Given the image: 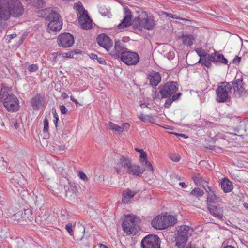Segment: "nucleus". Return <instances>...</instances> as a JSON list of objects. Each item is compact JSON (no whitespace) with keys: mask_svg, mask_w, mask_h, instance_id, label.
I'll return each instance as SVG.
<instances>
[{"mask_svg":"<svg viewBox=\"0 0 248 248\" xmlns=\"http://www.w3.org/2000/svg\"><path fill=\"white\" fill-rule=\"evenodd\" d=\"M133 27L135 29L141 31L143 29L147 30H153L156 25L154 16L146 12H142L133 22Z\"/></svg>","mask_w":248,"mask_h":248,"instance_id":"f257e3e1","label":"nucleus"},{"mask_svg":"<svg viewBox=\"0 0 248 248\" xmlns=\"http://www.w3.org/2000/svg\"><path fill=\"white\" fill-rule=\"evenodd\" d=\"M24 12L23 5L19 0H7L6 8L2 13V18L7 20L11 16L19 17L23 14Z\"/></svg>","mask_w":248,"mask_h":248,"instance_id":"f03ea898","label":"nucleus"},{"mask_svg":"<svg viewBox=\"0 0 248 248\" xmlns=\"http://www.w3.org/2000/svg\"><path fill=\"white\" fill-rule=\"evenodd\" d=\"M177 219L173 216L166 214L159 215L153 218L151 222L152 226L158 230H163L173 225Z\"/></svg>","mask_w":248,"mask_h":248,"instance_id":"7ed1b4c3","label":"nucleus"},{"mask_svg":"<svg viewBox=\"0 0 248 248\" xmlns=\"http://www.w3.org/2000/svg\"><path fill=\"white\" fill-rule=\"evenodd\" d=\"M138 222V218L135 215H126L122 224L124 232L127 235H136L140 228Z\"/></svg>","mask_w":248,"mask_h":248,"instance_id":"20e7f679","label":"nucleus"},{"mask_svg":"<svg viewBox=\"0 0 248 248\" xmlns=\"http://www.w3.org/2000/svg\"><path fill=\"white\" fill-rule=\"evenodd\" d=\"M177 236L176 238V245L178 248H183L192 232V228L187 225H182L177 228Z\"/></svg>","mask_w":248,"mask_h":248,"instance_id":"39448f33","label":"nucleus"},{"mask_svg":"<svg viewBox=\"0 0 248 248\" xmlns=\"http://www.w3.org/2000/svg\"><path fill=\"white\" fill-rule=\"evenodd\" d=\"M232 89V86L228 82H221L216 91V101L218 103L225 102L230 98L229 94Z\"/></svg>","mask_w":248,"mask_h":248,"instance_id":"423d86ee","label":"nucleus"},{"mask_svg":"<svg viewBox=\"0 0 248 248\" xmlns=\"http://www.w3.org/2000/svg\"><path fill=\"white\" fill-rule=\"evenodd\" d=\"M46 20L49 22L47 26L49 32H58L61 29L62 26V19L58 13L51 10L46 17Z\"/></svg>","mask_w":248,"mask_h":248,"instance_id":"0eeeda50","label":"nucleus"},{"mask_svg":"<svg viewBox=\"0 0 248 248\" xmlns=\"http://www.w3.org/2000/svg\"><path fill=\"white\" fill-rule=\"evenodd\" d=\"M211 62L215 63L219 62L224 64H227L228 62L227 59L224 57V55L217 51L208 55V58L207 59H202L199 61L198 62L207 68H210L212 66Z\"/></svg>","mask_w":248,"mask_h":248,"instance_id":"6e6552de","label":"nucleus"},{"mask_svg":"<svg viewBox=\"0 0 248 248\" xmlns=\"http://www.w3.org/2000/svg\"><path fill=\"white\" fill-rule=\"evenodd\" d=\"M159 89L162 98H168L176 94L175 93L178 90V85L176 82H168Z\"/></svg>","mask_w":248,"mask_h":248,"instance_id":"1a4fd4ad","label":"nucleus"},{"mask_svg":"<svg viewBox=\"0 0 248 248\" xmlns=\"http://www.w3.org/2000/svg\"><path fill=\"white\" fill-rule=\"evenodd\" d=\"M141 248H160V240L157 235L149 234L141 242Z\"/></svg>","mask_w":248,"mask_h":248,"instance_id":"9d476101","label":"nucleus"},{"mask_svg":"<svg viewBox=\"0 0 248 248\" xmlns=\"http://www.w3.org/2000/svg\"><path fill=\"white\" fill-rule=\"evenodd\" d=\"M233 85V94L235 97L239 98L248 96V92L244 87L243 80L241 78H237L236 77L232 82Z\"/></svg>","mask_w":248,"mask_h":248,"instance_id":"9b49d317","label":"nucleus"},{"mask_svg":"<svg viewBox=\"0 0 248 248\" xmlns=\"http://www.w3.org/2000/svg\"><path fill=\"white\" fill-rule=\"evenodd\" d=\"M3 104L7 110L10 112L17 111L19 108V100L13 94L8 95L3 100Z\"/></svg>","mask_w":248,"mask_h":248,"instance_id":"f8f14e48","label":"nucleus"},{"mask_svg":"<svg viewBox=\"0 0 248 248\" xmlns=\"http://www.w3.org/2000/svg\"><path fill=\"white\" fill-rule=\"evenodd\" d=\"M207 193L206 204L207 206L214 205L218 202H222V198L217 194L215 188L207 186L206 188L204 187Z\"/></svg>","mask_w":248,"mask_h":248,"instance_id":"ddd939ff","label":"nucleus"},{"mask_svg":"<svg viewBox=\"0 0 248 248\" xmlns=\"http://www.w3.org/2000/svg\"><path fill=\"white\" fill-rule=\"evenodd\" d=\"M121 60L127 65H136L140 61L139 54L127 50L121 57Z\"/></svg>","mask_w":248,"mask_h":248,"instance_id":"4468645a","label":"nucleus"},{"mask_svg":"<svg viewBox=\"0 0 248 248\" xmlns=\"http://www.w3.org/2000/svg\"><path fill=\"white\" fill-rule=\"evenodd\" d=\"M58 44L62 47H69L74 43L73 36L69 33L61 34L58 38Z\"/></svg>","mask_w":248,"mask_h":248,"instance_id":"2eb2a0df","label":"nucleus"},{"mask_svg":"<svg viewBox=\"0 0 248 248\" xmlns=\"http://www.w3.org/2000/svg\"><path fill=\"white\" fill-rule=\"evenodd\" d=\"M124 46V42L120 40H116L115 42L114 48L109 54L115 59H118L119 57L121 58L124 52L127 50V48H125Z\"/></svg>","mask_w":248,"mask_h":248,"instance_id":"dca6fc26","label":"nucleus"},{"mask_svg":"<svg viewBox=\"0 0 248 248\" xmlns=\"http://www.w3.org/2000/svg\"><path fill=\"white\" fill-rule=\"evenodd\" d=\"M97 42L98 45L104 47L107 51H109L113 45L110 38L105 34H101L97 37Z\"/></svg>","mask_w":248,"mask_h":248,"instance_id":"f3484780","label":"nucleus"},{"mask_svg":"<svg viewBox=\"0 0 248 248\" xmlns=\"http://www.w3.org/2000/svg\"><path fill=\"white\" fill-rule=\"evenodd\" d=\"M131 163V159L129 157L122 156L118 160L114 169L117 174L122 171V168L124 167L127 171Z\"/></svg>","mask_w":248,"mask_h":248,"instance_id":"a211bd4d","label":"nucleus"},{"mask_svg":"<svg viewBox=\"0 0 248 248\" xmlns=\"http://www.w3.org/2000/svg\"><path fill=\"white\" fill-rule=\"evenodd\" d=\"M78 22L83 29L88 30L92 27V20L89 17L88 12L78 16Z\"/></svg>","mask_w":248,"mask_h":248,"instance_id":"6ab92c4d","label":"nucleus"},{"mask_svg":"<svg viewBox=\"0 0 248 248\" xmlns=\"http://www.w3.org/2000/svg\"><path fill=\"white\" fill-rule=\"evenodd\" d=\"M152 86H156L161 81V76L159 72L152 70L150 72L147 77Z\"/></svg>","mask_w":248,"mask_h":248,"instance_id":"aec40b11","label":"nucleus"},{"mask_svg":"<svg viewBox=\"0 0 248 248\" xmlns=\"http://www.w3.org/2000/svg\"><path fill=\"white\" fill-rule=\"evenodd\" d=\"M124 10L125 13L124 18L122 22L117 26V28L120 31L124 27H129L131 25L132 16L131 15V11L128 9L125 8Z\"/></svg>","mask_w":248,"mask_h":248,"instance_id":"412c9836","label":"nucleus"},{"mask_svg":"<svg viewBox=\"0 0 248 248\" xmlns=\"http://www.w3.org/2000/svg\"><path fill=\"white\" fill-rule=\"evenodd\" d=\"M145 171L144 168H142L140 165L131 163L130 166L127 171V173L134 176H140Z\"/></svg>","mask_w":248,"mask_h":248,"instance_id":"4be33fe9","label":"nucleus"},{"mask_svg":"<svg viewBox=\"0 0 248 248\" xmlns=\"http://www.w3.org/2000/svg\"><path fill=\"white\" fill-rule=\"evenodd\" d=\"M30 103L34 109H38L44 105L45 103L44 97L42 95L37 94L31 99Z\"/></svg>","mask_w":248,"mask_h":248,"instance_id":"5701e85b","label":"nucleus"},{"mask_svg":"<svg viewBox=\"0 0 248 248\" xmlns=\"http://www.w3.org/2000/svg\"><path fill=\"white\" fill-rule=\"evenodd\" d=\"M209 213L214 217L221 220L223 218V208L217 206L211 205L207 206Z\"/></svg>","mask_w":248,"mask_h":248,"instance_id":"b1692460","label":"nucleus"},{"mask_svg":"<svg viewBox=\"0 0 248 248\" xmlns=\"http://www.w3.org/2000/svg\"><path fill=\"white\" fill-rule=\"evenodd\" d=\"M220 185L221 189L225 193L230 192L233 189V186L232 182L227 178L223 179L220 182Z\"/></svg>","mask_w":248,"mask_h":248,"instance_id":"393cba45","label":"nucleus"},{"mask_svg":"<svg viewBox=\"0 0 248 248\" xmlns=\"http://www.w3.org/2000/svg\"><path fill=\"white\" fill-rule=\"evenodd\" d=\"M136 192L130 189H127L123 192L122 194V202L124 203H128L135 195Z\"/></svg>","mask_w":248,"mask_h":248,"instance_id":"a878e982","label":"nucleus"},{"mask_svg":"<svg viewBox=\"0 0 248 248\" xmlns=\"http://www.w3.org/2000/svg\"><path fill=\"white\" fill-rule=\"evenodd\" d=\"M147 155L146 153H143L140 155V160L142 165H145L147 169L151 172H153V168L151 163L147 160Z\"/></svg>","mask_w":248,"mask_h":248,"instance_id":"bb28decb","label":"nucleus"},{"mask_svg":"<svg viewBox=\"0 0 248 248\" xmlns=\"http://www.w3.org/2000/svg\"><path fill=\"white\" fill-rule=\"evenodd\" d=\"M192 179L195 184L197 185H202L204 184H207L209 182V179L208 178H203L201 175L198 174L192 177Z\"/></svg>","mask_w":248,"mask_h":248,"instance_id":"cd10ccee","label":"nucleus"},{"mask_svg":"<svg viewBox=\"0 0 248 248\" xmlns=\"http://www.w3.org/2000/svg\"><path fill=\"white\" fill-rule=\"evenodd\" d=\"M182 95V93H176L175 94L173 95L171 97L167 98V99L166 100L165 103V108H169L171 103L177 100H178L179 97Z\"/></svg>","mask_w":248,"mask_h":248,"instance_id":"c85d7f7f","label":"nucleus"},{"mask_svg":"<svg viewBox=\"0 0 248 248\" xmlns=\"http://www.w3.org/2000/svg\"><path fill=\"white\" fill-rule=\"evenodd\" d=\"M74 8L77 11V15L78 16L88 12L84 8L82 3L80 1L74 4Z\"/></svg>","mask_w":248,"mask_h":248,"instance_id":"c756f323","label":"nucleus"},{"mask_svg":"<svg viewBox=\"0 0 248 248\" xmlns=\"http://www.w3.org/2000/svg\"><path fill=\"white\" fill-rule=\"evenodd\" d=\"M204 194V191L202 189L198 187H195L190 192L189 196L200 199L203 196Z\"/></svg>","mask_w":248,"mask_h":248,"instance_id":"7c9ffc66","label":"nucleus"},{"mask_svg":"<svg viewBox=\"0 0 248 248\" xmlns=\"http://www.w3.org/2000/svg\"><path fill=\"white\" fill-rule=\"evenodd\" d=\"M194 40V38L192 35H189L183 36V43L186 46H191Z\"/></svg>","mask_w":248,"mask_h":248,"instance_id":"2f4dec72","label":"nucleus"},{"mask_svg":"<svg viewBox=\"0 0 248 248\" xmlns=\"http://www.w3.org/2000/svg\"><path fill=\"white\" fill-rule=\"evenodd\" d=\"M196 52L198 55L200 57L199 61L202 59H207L208 58V54L202 48H198L195 50Z\"/></svg>","mask_w":248,"mask_h":248,"instance_id":"473e14b6","label":"nucleus"},{"mask_svg":"<svg viewBox=\"0 0 248 248\" xmlns=\"http://www.w3.org/2000/svg\"><path fill=\"white\" fill-rule=\"evenodd\" d=\"M8 88L7 87H5L3 85H2L1 88V91L0 93V99L4 100L7 96H8Z\"/></svg>","mask_w":248,"mask_h":248,"instance_id":"72a5a7b5","label":"nucleus"},{"mask_svg":"<svg viewBox=\"0 0 248 248\" xmlns=\"http://www.w3.org/2000/svg\"><path fill=\"white\" fill-rule=\"evenodd\" d=\"M32 211L31 209H27L25 210L24 213L22 215V217L27 218L28 220L31 221L32 219Z\"/></svg>","mask_w":248,"mask_h":248,"instance_id":"f704fd0d","label":"nucleus"},{"mask_svg":"<svg viewBox=\"0 0 248 248\" xmlns=\"http://www.w3.org/2000/svg\"><path fill=\"white\" fill-rule=\"evenodd\" d=\"M108 128L110 130H111L113 131L117 132L119 134L120 133V131L121 130V128H120V126L115 124L114 123H113L112 122H110L109 123Z\"/></svg>","mask_w":248,"mask_h":248,"instance_id":"c9c22d12","label":"nucleus"},{"mask_svg":"<svg viewBox=\"0 0 248 248\" xmlns=\"http://www.w3.org/2000/svg\"><path fill=\"white\" fill-rule=\"evenodd\" d=\"M45 2L43 0H33L31 4L34 7L40 8L43 7Z\"/></svg>","mask_w":248,"mask_h":248,"instance_id":"e433bc0d","label":"nucleus"},{"mask_svg":"<svg viewBox=\"0 0 248 248\" xmlns=\"http://www.w3.org/2000/svg\"><path fill=\"white\" fill-rule=\"evenodd\" d=\"M7 0H0V16L2 18V13L6 8Z\"/></svg>","mask_w":248,"mask_h":248,"instance_id":"4c0bfd02","label":"nucleus"},{"mask_svg":"<svg viewBox=\"0 0 248 248\" xmlns=\"http://www.w3.org/2000/svg\"><path fill=\"white\" fill-rule=\"evenodd\" d=\"M99 11L102 16L109 17V11L104 6H100L99 8Z\"/></svg>","mask_w":248,"mask_h":248,"instance_id":"58836bf2","label":"nucleus"},{"mask_svg":"<svg viewBox=\"0 0 248 248\" xmlns=\"http://www.w3.org/2000/svg\"><path fill=\"white\" fill-rule=\"evenodd\" d=\"M121 130L120 131V133L124 131H127L130 127V124L128 123H123L121 126H120Z\"/></svg>","mask_w":248,"mask_h":248,"instance_id":"ea45409f","label":"nucleus"},{"mask_svg":"<svg viewBox=\"0 0 248 248\" xmlns=\"http://www.w3.org/2000/svg\"><path fill=\"white\" fill-rule=\"evenodd\" d=\"M52 114L54 117L53 122L56 126H57L58 122L59 121V116L56 112V110L55 109H52Z\"/></svg>","mask_w":248,"mask_h":248,"instance_id":"a19ab883","label":"nucleus"},{"mask_svg":"<svg viewBox=\"0 0 248 248\" xmlns=\"http://www.w3.org/2000/svg\"><path fill=\"white\" fill-rule=\"evenodd\" d=\"M65 229L71 236H73V225L71 223L67 224L65 226Z\"/></svg>","mask_w":248,"mask_h":248,"instance_id":"79ce46f5","label":"nucleus"},{"mask_svg":"<svg viewBox=\"0 0 248 248\" xmlns=\"http://www.w3.org/2000/svg\"><path fill=\"white\" fill-rule=\"evenodd\" d=\"M170 158L174 162H177L180 160V156L177 154H172L170 155Z\"/></svg>","mask_w":248,"mask_h":248,"instance_id":"37998d69","label":"nucleus"},{"mask_svg":"<svg viewBox=\"0 0 248 248\" xmlns=\"http://www.w3.org/2000/svg\"><path fill=\"white\" fill-rule=\"evenodd\" d=\"M78 176L83 181L85 182H87L88 181V178L87 177L86 175L82 171H78Z\"/></svg>","mask_w":248,"mask_h":248,"instance_id":"c03bdc74","label":"nucleus"},{"mask_svg":"<svg viewBox=\"0 0 248 248\" xmlns=\"http://www.w3.org/2000/svg\"><path fill=\"white\" fill-rule=\"evenodd\" d=\"M48 129H49L48 121L46 118L44 120V128H43L44 132H48Z\"/></svg>","mask_w":248,"mask_h":248,"instance_id":"a18cd8bd","label":"nucleus"},{"mask_svg":"<svg viewBox=\"0 0 248 248\" xmlns=\"http://www.w3.org/2000/svg\"><path fill=\"white\" fill-rule=\"evenodd\" d=\"M38 69V67L36 64H31L28 67V70L31 72H33L37 71Z\"/></svg>","mask_w":248,"mask_h":248,"instance_id":"49530a36","label":"nucleus"},{"mask_svg":"<svg viewBox=\"0 0 248 248\" xmlns=\"http://www.w3.org/2000/svg\"><path fill=\"white\" fill-rule=\"evenodd\" d=\"M149 118H152V116H150L149 115H144L143 113H141L139 116V118L143 122L146 121L147 120V119Z\"/></svg>","mask_w":248,"mask_h":248,"instance_id":"de8ad7c7","label":"nucleus"},{"mask_svg":"<svg viewBox=\"0 0 248 248\" xmlns=\"http://www.w3.org/2000/svg\"><path fill=\"white\" fill-rule=\"evenodd\" d=\"M60 111L62 114H66L67 109L64 105H62L59 106Z\"/></svg>","mask_w":248,"mask_h":248,"instance_id":"09e8293b","label":"nucleus"},{"mask_svg":"<svg viewBox=\"0 0 248 248\" xmlns=\"http://www.w3.org/2000/svg\"><path fill=\"white\" fill-rule=\"evenodd\" d=\"M16 36V33H13L12 34H6L5 36L6 39H8V42H10V40L14 38Z\"/></svg>","mask_w":248,"mask_h":248,"instance_id":"8fccbe9b","label":"nucleus"},{"mask_svg":"<svg viewBox=\"0 0 248 248\" xmlns=\"http://www.w3.org/2000/svg\"><path fill=\"white\" fill-rule=\"evenodd\" d=\"M96 60L97 61V62L101 64H106V61L102 57H97Z\"/></svg>","mask_w":248,"mask_h":248,"instance_id":"3c124183","label":"nucleus"},{"mask_svg":"<svg viewBox=\"0 0 248 248\" xmlns=\"http://www.w3.org/2000/svg\"><path fill=\"white\" fill-rule=\"evenodd\" d=\"M17 175H20V176H21V177H20V179H22V180H23V182H22V181H21V180H20V184H19L21 186H22V185H23V186H24V185H25V184H26V181H25V180H24V177H23V175H21V174H18Z\"/></svg>","mask_w":248,"mask_h":248,"instance_id":"603ef678","label":"nucleus"},{"mask_svg":"<svg viewBox=\"0 0 248 248\" xmlns=\"http://www.w3.org/2000/svg\"><path fill=\"white\" fill-rule=\"evenodd\" d=\"M241 58L238 56H236L235 58L233 60V62L235 63H239L241 60Z\"/></svg>","mask_w":248,"mask_h":248,"instance_id":"864d4df0","label":"nucleus"},{"mask_svg":"<svg viewBox=\"0 0 248 248\" xmlns=\"http://www.w3.org/2000/svg\"><path fill=\"white\" fill-rule=\"evenodd\" d=\"M89 57L93 60H96L98 56L97 55H96L95 54H94V53H91L90 55H89Z\"/></svg>","mask_w":248,"mask_h":248,"instance_id":"5fc2aeb1","label":"nucleus"},{"mask_svg":"<svg viewBox=\"0 0 248 248\" xmlns=\"http://www.w3.org/2000/svg\"><path fill=\"white\" fill-rule=\"evenodd\" d=\"M162 14H163V15H165L167 17H170L171 18H172L173 14H172L171 13H167L166 12H162Z\"/></svg>","mask_w":248,"mask_h":248,"instance_id":"6e6d98bb","label":"nucleus"},{"mask_svg":"<svg viewBox=\"0 0 248 248\" xmlns=\"http://www.w3.org/2000/svg\"><path fill=\"white\" fill-rule=\"evenodd\" d=\"M135 150L137 151V152H140V155L142 154L143 153H145L143 149H140L139 148H135Z\"/></svg>","mask_w":248,"mask_h":248,"instance_id":"4d7b16f0","label":"nucleus"},{"mask_svg":"<svg viewBox=\"0 0 248 248\" xmlns=\"http://www.w3.org/2000/svg\"><path fill=\"white\" fill-rule=\"evenodd\" d=\"M179 185L183 188H186L187 187V185L184 182H180Z\"/></svg>","mask_w":248,"mask_h":248,"instance_id":"13d9d810","label":"nucleus"},{"mask_svg":"<svg viewBox=\"0 0 248 248\" xmlns=\"http://www.w3.org/2000/svg\"><path fill=\"white\" fill-rule=\"evenodd\" d=\"M172 18H173V19H181V20H184V19L183 18H180L179 17H178L177 16H176V15H173L172 16Z\"/></svg>","mask_w":248,"mask_h":248,"instance_id":"bf43d9fd","label":"nucleus"},{"mask_svg":"<svg viewBox=\"0 0 248 248\" xmlns=\"http://www.w3.org/2000/svg\"><path fill=\"white\" fill-rule=\"evenodd\" d=\"M83 235L82 236L81 238H80V239H78V241H81L84 236V234H85V227L83 226Z\"/></svg>","mask_w":248,"mask_h":248,"instance_id":"052dcab7","label":"nucleus"},{"mask_svg":"<svg viewBox=\"0 0 248 248\" xmlns=\"http://www.w3.org/2000/svg\"><path fill=\"white\" fill-rule=\"evenodd\" d=\"M99 247L100 248H108L106 245L103 244H99Z\"/></svg>","mask_w":248,"mask_h":248,"instance_id":"680f3d73","label":"nucleus"},{"mask_svg":"<svg viewBox=\"0 0 248 248\" xmlns=\"http://www.w3.org/2000/svg\"><path fill=\"white\" fill-rule=\"evenodd\" d=\"M65 57H67V58H71V57H72V56L71 53H66V56Z\"/></svg>","mask_w":248,"mask_h":248,"instance_id":"e2e57ef3","label":"nucleus"},{"mask_svg":"<svg viewBox=\"0 0 248 248\" xmlns=\"http://www.w3.org/2000/svg\"><path fill=\"white\" fill-rule=\"evenodd\" d=\"M159 97V94L158 93H156L155 95L153 96V98L155 99Z\"/></svg>","mask_w":248,"mask_h":248,"instance_id":"0e129e2a","label":"nucleus"},{"mask_svg":"<svg viewBox=\"0 0 248 248\" xmlns=\"http://www.w3.org/2000/svg\"><path fill=\"white\" fill-rule=\"evenodd\" d=\"M224 248H235L231 245H227Z\"/></svg>","mask_w":248,"mask_h":248,"instance_id":"69168bd1","label":"nucleus"},{"mask_svg":"<svg viewBox=\"0 0 248 248\" xmlns=\"http://www.w3.org/2000/svg\"><path fill=\"white\" fill-rule=\"evenodd\" d=\"M62 96L63 98H66L67 97V95L66 94V93H62Z\"/></svg>","mask_w":248,"mask_h":248,"instance_id":"338daca9","label":"nucleus"},{"mask_svg":"<svg viewBox=\"0 0 248 248\" xmlns=\"http://www.w3.org/2000/svg\"><path fill=\"white\" fill-rule=\"evenodd\" d=\"M243 206H244V207L245 208H246V209H248V204H247V203H244V204H243Z\"/></svg>","mask_w":248,"mask_h":248,"instance_id":"774afa93","label":"nucleus"}]
</instances>
